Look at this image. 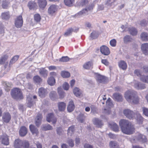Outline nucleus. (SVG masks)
<instances>
[{"label":"nucleus","mask_w":148,"mask_h":148,"mask_svg":"<svg viewBox=\"0 0 148 148\" xmlns=\"http://www.w3.org/2000/svg\"><path fill=\"white\" fill-rule=\"evenodd\" d=\"M19 57V56L18 55H16L13 57L10 61L9 66L10 67H11L12 64L16 62V61L18 60Z\"/></svg>","instance_id":"72a5a7b5"},{"label":"nucleus","mask_w":148,"mask_h":148,"mask_svg":"<svg viewBox=\"0 0 148 148\" xmlns=\"http://www.w3.org/2000/svg\"><path fill=\"white\" fill-rule=\"evenodd\" d=\"M100 51L102 54L106 56L109 55L110 53L109 48L105 45H103L101 47Z\"/></svg>","instance_id":"9d476101"},{"label":"nucleus","mask_w":148,"mask_h":148,"mask_svg":"<svg viewBox=\"0 0 148 148\" xmlns=\"http://www.w3.org/2000/svg\"><path fill=\"white\" fill-rule=\"evenodd\" d=\"M47 93V90L43 87L39 89L38 94L40 97H44Z\"/></svg>","instance_id":"6ab92c4d"},{"label":"nucleus","mask_w":148,"mask_h":148,"mask_svg":"<svg viewBox=\"0 0 148 148\" xmlns=\"http://www.w3.org/2000/svg\"><path fill=\"white\" fill-rule=\"evenodd\" d=\"M59 110L60 111H64L66 107V104L64 102H60L58 104Z\"/></svg>","instance_id":"393cba45"},{"label":"nucleus","mask_w":148,"mask_h":148,"mask_svg":"<svg viewBox=\"0 0 148 148\" xmlns=\"http://www.w3.org/2000/svg\"><path fill=\"white\" fill-rule=\"evenodd\" d=\"M88 3L87 0H82L81 1L80 5L82 6H86Z\"/></svg>","instance_id":"774afa93"},{"label":"nucleus","mask_w":148,"mask_h":148,"mask_svg":"<svg viewBox=\"0 0 148 148\" xmlns=\"http://www.w3.org/2000/svg\"><path fill=\"white\" fill-rule=\"evenodd\" d=\"M106 99V95H104L103 97H102V98H101L100 97H99L98 98V100H100V103L101 104L102 103L103 105L105 103V100Z\"/></svg>","instance_id":"5fc2aeb1"},{"label":"nucleus","mask_w":148,"mask_h":148,"mask_svg":"<svg viewBox=\"0 0 148 148\" xmlns=\"http://www.w3.org/2000/svg\"><path fill=\"white\" fill-rule=\"evenodd\" d=\"M138 138V140L143 143L147 141V138L145 136L142 134H139Z\"/></svg>","instance_id":"ea45409f"},{"label":"nucleus","mask_w":148,"mask_h":148,"mask_svg":"<svg viewBox=\"0 0 148 148\" xmlns=\"http://www.w3.org/2000/svg\"><path fill=\"white\" fill-rule=\"evenodd\" d=\"M36 5V3L34 2H29L28 3V6L30 9L35 8Z\"/></svg>","instance_id":"864d4df0"},{"label":"nucleus","mask_w":148,"mask_h":148,"mask_svg":"<svg viewBox=\"0 0 148 148\" xmlns=\"http://www.w3.org/2000/svg\"><path fill=\"white\" fill-rule=\"evenodd\" d=\"M11 95L12 97L16 99H21L23 98L21 90L17 88H14L12 90Z\"/></svg>","instance_id":"39448f33"},{"label":"nucleus","mask_w":148,"mask_h":148,"mask_svg":"<svg viewBox=\"0 0 148 148\" xmlns=\"http://www.w3.org/2000/svg\"><path fill=\"white\" fill-rule=\"evenodd\" d=\"M109 145L111 148H115L117 145V143L115 141H111Z\"/></svg>","instance_id":"13d9d810"},{"label":"nucleus","mask_w":148,"mask_h":148,"mask_svg":"<svg viewBox=\"0 0 148 148\" xmlns=\"http://www.w3.org/2000/svg\"><path fill=\"white\" fill-rule=\"evenodd\" d=\"M57 96V94L56 92L54 91H52L50 93V97L51 99L53 100H54Z\"/></svg>","instance_id":"de8ad7c7"},{"label":"nucleus","mask_w":148,"mask_h":148,"mask_svg":"<svg viewBox=\"0 0 148 148\" xmlns=\"http://www.w3.org/2000/svg\"><path fill=\"white\" fill-rule=\"evenodd\" d=\"M134 87L138 90H143L146 88V84L140 82L134 81L133 82Z\"/></svg>","instance_id":"6e6552de"},{"label":"nucleus","mask_w":148,"mask_h":148,"mask_svg":"<svg viewBox=\"0 0 148 148\" xmlns=\"http://www.w3.org/2000/svg\"><path fill=\"white\" fill-rule=\"evenodd\" d=\"M75 106L73 101H69L67 108L69 112H71L73 111L75 108Z\"/></svg>","instance_id":"a211bd4d"},{"label":"nucleus","mask_w":148,"mask_h":148,"mask_svg":"<svg viewBox=\"0 0 148 148\" xmlns=\"http://www.w3.org/2000/svg\"><path fill=\"white\" fill-rule=\"evenodd\" d=\"M77 119L78 121L81 122V123L83 122L84 119L85 117L83 114H81L79 115L77 117Z\"/></svg>","instance_id":"bf43d9fd"},{"label":"nucleus","mask_w":148,"mask_h":148,"mask_svg":"<svg viewBox=\"0 0 148 148\" xmlns=\"http://www.w3.org/2000/svg\"><path fill=\"white\" fill-rule=\"evenodd\" d=\"M74 2V0H64L65 4L69 6H72Z\"/></svg>","instance_id":"a18cd8bd"},{"label":"nucleus","mask_w":148,"mask_h":148,"mask_svg":"<svg viewBox=\"0 0 148 148\" xmlns=\"http://www.w3.org/2000/svg\"><path fill=\"white\" fill-rule=\"evenodd\" d=\"M125 97L127 101L131 103L137 104L139 101L136 92L128 90L125 93Z\"/></svg>","instance_id":"7ed1b4c3"},{"label":"nucleus","mask_w":148,"mask_h":148,"mask_svg":"<svg viewBox=\"0 0 148 148\" xmlns=\"http://www.w3.org/2000/svg\"><path fill=\"white\" fill-rule=\"evenodd\" d=\"M34 19L37 22H39L41 19V17L39 14H37L34 15Z\"/></svg>","instance_id":"4d7b16f0"},{"label":"nucleus","mask_w":148,"mask_h":148,"mask_svg":"<svg viewBox=\"0 0 148 148\" xmlns=\"http://www.w3.org/2000/svg\"><path fill=\"white\" fill-rule=\"evenodd\" d=\"M148 23V21H147L145 20H143L140 21V25L142 26H144L147 25Z\"/></svg>","instance_id":"338daca9"},{"label":"nucleus","mask_w":148,"mask_h":148,"mask_svg":"<svg viewBox=\"0 0 148 148\" xmlns=\"http://www.w3.org/2000/svg\"><path fill=\"white\" fill-rule=\"evenodd\" d=\"M7 55H5L0 58V65L3 64L8 58Z\"/></svg>","instance_id":"e433bc0d"},{"label":"nucleus","mask_w":148,"mask_h":148,"mask_svg":"<svg viewBox=\"0 0 148 148\" xmlns=\"http://www.w3.org/2000/svg\"><path fill=\"white\" fill-rule=\"evenodd\" d=\"M73 91L74 94L77 97L80 96L81 94V92L79 89L76 87L74 88L73 89Z\"/></svg>","instance_id":"f704fd0d"},{"label":"nucleus","mask_w":148,"mask_h":148,"mask_svg":"<svg viewBox=\"0 0 148 148\" xmlns=\"http://www.w3.org/2000/svg\"><path fill=\"white\" fill-rule=\"evenodd\" d=\"M74 131V126H72L69 127L68 130V135L69 136H71L73 134Z\"/></svg>","instance_id":"37998d69"},{"label":"nucleus","mask_w":148,"mask_h":148,"mask_svg":"<svg viewBox=\"0 0 148 148\" xmlns=\"http://www.w3.org/2000/svg\"><path fill=\"white\" fill-rule=\"evenodd\" d=\"M143 114L146 116H148V109L145 107L142 108Z\"/></svg>","instance_id":"69168bd1"},{"label":"nucleus","mask_w":148,"mask_h":148,"mask_svg":"<svg viewBox=\"0 0 148 148\" xmlns=\"http://www.w3.org/2000/svg\"><path fill=\"white\" fill-rule=\"evenodd\" d=\"M73 29L72 28H69L64 33V36H67L70 35L72 32H73Z\"/></svg>","instance_id":"09e8293b"},{"label":"nucleus","mask_w":148,"mask_h":148,"mask_svg":"<svg viewBox=\"0 0 148 148\" xmlns=\"http://www.w3.org/2000/svg\"><path fill=\"white\" fill-rule=\"evenodd\" d=\"M38 3L39 7L41 8H44L47 4L46 0H38Z\"/></svg>","instance_id":"412c9836"},{"label":"nucleus","mask_w":148,"mask_h":148,"mask_svg":"<svg viewBox=\"0 0 148 148\" xmlns=\"http://www.w3.org/2000/svg\"><path fill=\"white\" fill-rule=\"evenodd\" d=\"M118 65L119 68L123 70H125L127 67L126 63L123 60H121L119 62Z\"/></svg>","instance_id":"b1692460"},{"label":"nucleus","mask_w":148,"mask_h":148,"mask_svg":"<svg viewBox=\"0 0 148 148\" xmlns=\"http://www.w3.org/2000/svg\"><path fill=\"white\" fill-rule=\"evenodd\" d=\"M28 106L29 107H32L34 103L32 101V95H29L27 97V98Z\"/></svg>","instance_id":"a878e982"},{"label":"nucleus","mask_w":148,"mask_h":148,"mask_svg":"<svg viewBox=\"0 0 148 148\" xmlns=\"http://www.w3.org/2000/svg\"><path fill=\"white\" fill-rule=\"evenodd\" d=\"M140 79L143 82L148 84V75H140Z\"/></svg>","instance_id":"58836bf2"},{"label":"nucleus","mask_w":148,"mask_h":148,"mask_svg":"<svg viewBox=\"0 0 148 148\" xmlns=\"http://www.w3.org/2000/svg\"><path fill=\"white\" fill-rule=\"evenodd\" d=\"M0 139L1 141L2 144L5 145H8L9 144L8 136L6 134H3L1 136Z\"/></svg>","instance_id":"ddd939ff"},{"label":"nucleus","mask_w":148,"mask_h":148,"mask_svg":"<svg viewBox=\"0 0 148 148\" xmlns=\"http://www.w3.org/2000/svg\"><path fill=\"white\" fill-rule=\"evenodd\" d=\"M47 82L49 85L53 86L55 84V80L53 77H51L48 79Z\"/></svg>","instance_id":"4c0bfd02"},{"label":"nucleus","mask_w":148,"mask_h":148,"mask_svg":"<svg viewBox=\"0 0 148 148\" xmlns=\"http://www.w3.org/2000/svg\"><path fill=\"white\" fill-rule=\"evenodd\" d=\"M119 124L122 132L123 133L130 135L135 132L134 126L128 121L125 119L121 120L119 122Z\"/></svg>","instance_id":"f257e3e1"},{"label":"nucleus","mask_w":148,"mask_h":148,"mask_svg":"<svg viewBox=\"0 0 148 148\" xmlns=\"http://www.w3.org/2000/svg\"><path fill=\"white\" fill-rule=\"evenodd\" d=\"M52 127L49 124L44 125L42 128V130L44 131L51 130H52Z\"/></svg>","instance_id":"79ce46f5"},{"label":"nucleus","mask_w":148,"mask_h":148,"mask_svg":"<svg viewBox=\"0 0 148 148\" xmlns=\"http://www.w3.org/2000/svg\"><path fill=\"white\" fill-rule=\"evenodd\" d=\"M132 38L130 36L126 35L123 38L124 42L125 43L130 42L132 40Z\"/></svg>","instance_id":"3c124183"},{"label":"nucleus","mask_w":148,"mask_h":148,"mask_svg":"<svg viewBox=\"0 0 148 148\" xmlns=\"http://www.w3.org/2000/svg\"><path fill=\"white\" fill-rule=\"evenodd\" d=\"M109 126L114 132H118L119 131V127L116 123H112L109 124Z\"/></svg>","instance_id":"f3484780"},{"label":"nucleus","mask_w":148,"mask_h":148,"mask_svg":"<svg viewBox=\"0 0 148 148\" xmlns=\"http://www.w3.org/2000/svg\"><path fill=\"white\" fill-rule=\"evenodd\" d=\"M141 49L143 53L145 55H148V43L143 44L141 46Z\"/></svg>","instance_id":"2eb2a0df"},{"label":"nucleus","mask_w":148,"mask_h":148,"mask_svg":"<svg viewBox=\"0 0 148 148\" xmlns=\"http://www.w3.org/2000/svg\"><path fill=\"white\" fill-rule=\"evenodd\" d=\"M92 121L94 124L98 127H100L103 125L101 121L99 119L94 118L92 120Z\"/></svg>","instance_id":"dca6fc26"},{"label":"nucleus","mask_w":148,"mask_h":148,"mask_svg":"<svg viewBox=\"0 0 148 148\" xmlns=\"http://www.w3.org/2000/svg\"><path fill=\"white\" fill-rule=\"evenodd\" d=\"M128 31L130 34L133 36L136 35L137 33L136 29L133 27L128 28Z\"/></svg>","instance_id":"473e14b6"},{"label":"nucleus","mask_w":148,"mask_h":148,"mask_svg":"<svg viewBox=\"0 0 148 148\" xmlns=\"http://www.w3.org/2000/svg\"><path fill=\"white\" fill-rule=\"evenodd\" d=\"M1 17L3 19L5 20L8 19L10 18V15L9 12H7L2 13Z\"/></svg>","instance_id":"7c9ffc66"},{"label":"nucleus","mask_w":148,"mask_h":148,"mask_svg":"<svg viewBox=\"0 0 148 148\" xmlns=\"http://www.w3.org/2000/svg\"><path fill=\"white\" fill-rule=\"evenodd\" d=\"M20 135L22 136H25L27 133V130L25 126L21 127L19 131Z\"/></svg>","instance_id":"aec40b11"},{"label":"nucleus","mask_w":148,"mask_h":148,"mask_svg":"<svg viewBox=\"0 0 148 148\" xmlns=\"http://www.w3.org/2000/svg\"><path fill=\"white\" fill-rule=\"evenodd\" d=\"M58 92L60 98H63L65 96V93L63 91L61 87H58Z\"/></svg>","instance_id":"2f4dec72"},{"label":"nucleus","mask_w":148,"mask_h":148,"mask_svg":"<svg viewBox=\"0 0 148 148\" xmlns=\"http://www.w3.org/2000/svg\"><path fill=\"white\" fill-rule=\"evenodd\" d=\"M140 39L145 41H148V34L146 32L142 33L140 35Z\"/></svg>","instance_id":"c85d7f7f"},{"label":"nucleus","mask_w":148,"mask_h":148,"mask_svg":"<svg viewBox=\"0 0 148 148\" xmlns=\"http://www.w3.org/2000/svg\"><path fill=\"white\" fill-rule=\"evenodd\" d=\"M33 80L34 82L39 83L42 81V79L38 75H36L33 77Z\"/></svg>","instance_id":"c03bdc74"},{"label":"nucleus","mask_w":148,"mask_h":148,"mask_svg":"<svg viewBox=\"0 0 148 148\" xmlns=\"http://www.w3.org/2000/svg\"><path fill=\"white\" fill-rule=\"evenodd\" d=\"M10 6V3L8 1H3L2 2V6L3 9H7Z\"/></svg>","instance_id":"c9c22d12"},{"label":"nucleus","mask_w":148,"mask_h":148,"mask_svg":"<svg viewBox=\"0 0 148 148\" xmlns=\"http://www.w3.org/2000/svg\"><path fill=\"white\" fill-rule=\"evenodd\" d=\"M29 127L31 132L33 134L37 135L38 133V130L34 125H30Z\"/></svg>","instance_id":"cd10ccee"},{"label":"nucleus","mask_w":148,"mask_h":148,"mask_svg":"<svg viewBox=\"0 0 148 148\" xmlns=\"http://www.w3.org/2000/svg\"><path fill=\"white\" fill-rule=\"evenodd\" d=\"M61 76L64 78H68L70 76V73L66 71H62L61 73Z\"/></svg>","instance_id":"a19ab883"},{"label":"nucleus","mask_w":148,"mask_h":148,"mask_svg":"<svg viewBox=\"0 0 148 148\" xmlns=\"http://www.w3.org/2000/svg\"><path fill=\"white\" fill-rule=\"evenodd\" d=\"M98 35V33L97 32L93 31L91 34L90 37L92 39H95L97 38Z\"/></svg>","instance_id":"8fccbe9b"},{"label":"nucleus","mask_w":148,"mask_h":148,"mask_svg":"<svg viewBox=\"0 0 148 148\" xmlns=\"http://www.w3.org/2000/svg\"><path fill=\"white\" fill-rule=\"evenodd\" d=\"M92 63L91 62H88L84 64L83 67L85 69H89L92 68Z\"/></svg>","instance_id":"c756f323"},{"label":"nucleus","mask_w":148,"mask_h":148,"mask_svg":"<svg viewBox=\"0 0 148 148\" xmlns=\"http://www.w3.org/2000/svg\"><path fill=\"white\" fill-rule=\"evenodd\" d=\"M69 60V58L67 56L62 57L60 60V61L63 62H67Z\"/></svg>","instance_id":"e2e57ef3"},{"label":"nucleus","mask_w":148,"mask_h":148,"mask_svg":"<svg viewBox=\"0 0 148 148\" xmlns=\"http://www.w3.org/2000/svg\"><path fill=\"white\" fill-rule=\"evenodd\" d=\"M11 118V115L9 112H5L2 115V121L4 123H8L10 121Z\"/></svg>","instance_id":"1a4fd4ad"},{"label":"nucleus","mask_w":148,"mask_h":148,"mask_svg":"<svg viewBox=\"0 0 148 148\" xmlns=\"http://www.w3.org/2000/svg\"><path fill=\"white\" fill-rule=\"evenodd\" d=\"M123 113L124 115L128 119H131L135 118L139 123H142L143 118L138 112H136L135 114L133 111L129 109H127L124 110Z\"/></svg>","instance_id":"f03ea898"},{"label":"nucleus","mask_w":148,"mask_h":148,"mask_svg":"<svg viewBox=\"0 0 148 148\" xmlns=\"http://www.w3.org/2000/svg\"><path fill=\"white\" fill-rule=\"evenodd\" d=\"M67 143L69 144V145L71 147H73L74 145L73 141L71 139L69 138L67 140Z\"/></svg>","instance_id":"052dcab7"},{"label":"nucleus","mask_w":148,"mask_h":148,"mask_svg":"<svg viewBox=\"0 0 148 148\" xmlns=\"http://www.w3.org/2000/svg\"><path fill=\"white\" fill-rule=\"evenodd\" d=\"M113 98L115 100L118 101H121L123 100L122 95L119 93H115L112 95Z\"/></svg>","instance_id":"4468645a"},{"label":"nucleus","mask_w":148,"mask_h":148,"mask_svg":"<svg viewBox=\"0 0 148 148\" xmlns=\"http://www.w3.org/2000/svg\"><path fill=\"white\" fill-rule=\"evenodd\" d=\"M14 145L15 148H21L22 147L23 148H29V144L28 141H23L17 139L15 140Z\"/></svg>","instance_id":"20e7f679"},{"label":"nucleus","mask_w":148,"mask_h":148,"mask_svg":"<svg viewBox=\"0 0 148 148\" xmlns=\"http://www.w3.org/2000/svg\"><path fill=\"white\" fill-rule=\"evenodd\" d=\"M117 0H107L106 4L108 6H111L114 4V3Z\"/></svg>","instance_id":"603ef678"},{"label":"nucleus","mask_w":148,"mask_h":148,"mask_svg":"<svg viewBox=\"0 0 148 148\" xmlns=\"http://www.w3.org/2000/svg\"><path fill=\"white\" fill-rule=\"evenodd\" d=\"M5 89L8 91L10 90V88L11 86V84L9 82H5L3 84Z\"/></svg>","instance_id":"49530a36"},{"label":"nucleus","mask_w":148,"mask_h":148,"mask_svg":"<svg viewBox=\"0 0 148 148\" xmlns=\"http://www.w3.org/2000/svg\"><path fill=\"white\" fill-rule=\"evenodd\" d=\"M88 12V10L87 9H84L82 11H80L77 14V16H80L84 14H86Z\"/></svg>","instance_id":"6e6d98bb"},{"label":"nucleus","mask_w":148,"mask_h":148,"mask_svg":"<svg viewBox=\"0 0 148 148\" xmlns=\"http://www.w3.org/2000/svg\"><path fill=\"white\" fill-rule=\"evenodd\" d=\"M69 85L67 82H65L63 84V87L65 90H68L69 89Z\"/></svg>","instance_id":"0e129e2a"},{"label":"nucleus","mask_w":148,"mask_h":148,"mask_svg":"<svg viewBox=\"0 0 148 148\" xmlns=\"http://www.w3.org/2000/svg\"><path fill=\"white\" fill-rule=\"evenodd\" d=\"M23 23V21L22 16L20 15L17 16L15 21V26L17 28H20L22 26Z\"/></svg>","instance_id":"0eeeda50"},{"label":"nucleus","mask_w":148,"mask_h":148,"mask_svg":"<svg viewBox=\"0 0 148 148\" xmlns=\"http://www.w3.org/2000/svg\"><path fill=\"white\" fill-rule=\"evenodd\" d=\"M42 117V115L40 114H38L35 119V124L37 126L40 125L41 123V119Z\"/></svg>","instance_id":"4be33fe9"},{"label":"nucleus","mask_w":148,"mask_h":148,"mask_svg":"<svg viewBox=\"0 0 148 148\" xmlns=\"http://www.w3.org/2000/svg\"><path fill=\"white\" fill-rule=\"evenodd\" d=\"M46 120L49 122H52L53 124H55L56 122V119L53 113L49 114L47 116Z\"/></svg>","instance_id":"f8f14e48"},{"label":"nucleus","mask_w":148,"mask_h":148,"mask_svg":"<svg viewBox=\"0 0 148 148\" xmlns=\"http://www.w3.org/2000/svg\"><path fill=\"white\" fill-rule=\"evenodd\" d=\"M58 9V7L56 5H51L48 9V13L49 14L52 15L57 11Z\"/></svg>","instance_id":"9b49d317"},{"label":"nucleus","mask_w":148,"mask_h":148,"mask_svg":"<svg viewBox=\"0 0 148 148\" xmlns=\"http://www.w3.org/2000/svg\"><path fill=\"white\" fill-rule=\"evenodd\" d=\"M116 41L115 39H113L110 40V45L112 47H115L116 45Z\"/></svg>","instance_id":"680f3d73"},{"label":"nucleus","mask_w":148,"mask_h":148,"mask_svg":"<svg viewBox=\"0 0 148 148\" xmlns=\"http://www.w3.org/2000/svg\"><path fill=\"white\" fill-rule=\"evenodd\" d=\"M106 108L104 109L103 112L106 114H109L111 113L110 108L113 107L114 105L111 99L109 98L106 102Z\"/></svg>","instance_id":"423d86ee"},{"label":"nucleus","mask_w":148,"mask_h":148,"mask_svg":"<svg viewBox=\"0 0 148 148\" xmlns=\"http://www.w3.org/2000/svg\"><path fill=\"white\" fill-rule=\"evenodd\" d=\"M96 79L98 82L104 83L106 79L105 77L99 74L97 75Z\"/></svg>","instance_id":"bb28decb"},{"label":"nucleus","mask_w":148,"mask_h":148,"mask_svg":"<svg viewBox=\"0 0 148 148\" xmlns=\"http://www.w3.org/2000/svg\"><path fill=\"white\" fill-rule=\"evenodd\" d=\"M39 72L40 74L41 75L44 77H47L48 72L45 69V68H41L39 70Z\"/></svg>","instance_id":"5701e85b"}]
</instances>
